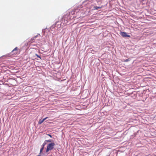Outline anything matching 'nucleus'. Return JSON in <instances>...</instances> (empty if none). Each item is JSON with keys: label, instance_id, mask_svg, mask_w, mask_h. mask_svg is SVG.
Instances as JSON below:
<instances>
[{"label": "nucleus", "instance_id": "nucleus-1", "mask_svg": "<svg viewBox=\"0 0 156 156\" xmlns=\"http://www.w3.org/2000/svg\"><path fill=\"white\" fill-rule=\"evenodd\" d=\"M55 145V143H52L49 144L47 146L46 152H48L49 151L52 150L54 148V146Z\"/></svg>", "mask_w": 156, "mask_h": 156}, {"label": "nucleus", "instance_id": "nucleus-2", "mask_svg": "<svg viewBox=\"0 0 156 156\" xmlns=\"http://www.w3.org/2000/svg\"><path fill=\"white\" fill-rule=\"evenodd\" d=\"M120 35L123 37H130V35L128 34L126 32H121Z\"/></svg>", "mask_w": 156, "mask_h": 156}, {"label": "nucleus", "instance_id": "nucleus-3", "mask_svg": "<svg viewBox=\"0 0 156 156\" xmlns=\"http://www.w3.org/2000/svg\"><path fill=\"white\" fill-rule=\"evenodd\" d=\"M41 37V35L39 34H37L36 35H34V38H40Z\"/></svg>", "mask_w": 156, "mask_h": 156}, {"label": "nucleus", "instance_id": "nucleus-4", "mask_svg": "<svg viewBox=\"0 0 156 156\" xmlns=\"http://www.w3.org/2000/svg\"><path fill=\"white\" fill-rule=\"evenodd\" d=\"M18 50L17 47H16L12 51V52H13L14 51H16V52H15V54H16L17 53V50Z\"/></svg>", "mask_w": 156, "mask_h": 156}, {"label": "nucleus", "instance_id": "nucleus-5", "mask_svg": "<svg viewBox=\"0 0 156 156\" xmlns=\"http://www.w3.org/2000/svg\"><path fill=\"white\" fill-rule=\"evenodd\" d=\"M44 121V120H43V119H41L39 120L38 122V124H41V123H42Z\"/></svg>", "mask_w": 156, "mask_h": 156}, {"label": "nucleus", "instance_id": "nucleus-6", "mask_svg": "<svg viewBox=\"0 0 156 156\" xmlns=\"http://www.w3.org/2000/svg\"><path fill=\"white\" fill-rule=\"evenodd\" d=\"M48 31V29H45L43 30V32L45 35V32H47Z\"/></svg>", "mask_w": 156, "mask_h": 156}, {"label": "nucleus", "instance_id": "nucleus-7", "mask_svg": "<svg viewBox=\"0 0 156 156\" xmlns=\"http://www.w3.org/2000/svg\"><path fill=\"white\" fill-rule=\"evenodd\" d=\"M102 7H103L102 6L101 7H98L97 6H96V7H95V9H96V10H98L99 9H101V8H102Z\"/></svg>", "mask_w": 156, "mask_h": 156}, {"label": "nucleus", "instance_id": "nucleus-8", "mask_svg": "<svg viewBox=\"0 0 156 156\" xmlns=\"http://www.w3.org/2000/svg\"><path fill=\"white\" fill-rule=\"evenodd\" d=\"M46 142L45 141L44 142V143L42 145V147H43L44 148V146L46 145Z\"/></svg>", "mask_w": 156, "mask_h": 156}, {"label": "nucleus", "instance_id": "nucleus-9", "mask_svg": "<svg viewBox=\"0 0 156 156\" xmlns=\"http://www.w3.org/2000/svg\"><path fill=\"white\" fill-rule=\"evenodd\" d=\"M44 149V148L43 147H42V148L40 150V154L42 153Z\"/></svg>", "mask_w": 156, "mask_h": 156}, {"label": "nucleus", "instance_id": "nucleus-10", "mask_svg": "<svg viewBox=\"0 0 156 156\" xmlns=\"http://www.w3.org/2000/svg\"><path fill=\"white\" fill-rule=\"evenodd\" d=\"M46 142H51V140H45Z\"/></svg>", "mask_w": 156, "mask_h": 156}, {"label": "nucleus", "instance_id": "nucleus-11", "mask_svg": "<svg viewBox=\"0 0 156 156\" xmlns=\"http://www.w3.org/2000/svg\"><path fill=\"white\" fill-rule=\"evenodd\" d=\"M35 55L37 56V57L41 59L39 55H38L37 54H36Z\"/></svg>", "mask_w": 156, "mask_h": 156}, {"label": "nucleus", "instance_id": "nucleus-12", "mask_svg": "<svg viewBox=\"0 0 156 156\" xmlns=\"http://www.w3.org/2000/svg\"><path fill=\"white\" fill-rule=\"evenodd\" d=\"M48 136H50L51 138L52 137V136H51V135L50 134H47Z\"/></svg>", "mask_w": 156, "mask_h": 156}, {"label": "nucleus", "instance_id": "nucleus-13", "mask_svg": "<svg viewBox=\"0 0 156 156\" xmlns=\"http://www.w3.org/2000/svg\"><path fill=\"white\" fill-rule=\"evenodd\" d=\"M48 118V117H46L44 119H43V120H44V121L45 120H46V119H47V118Z\"/></svg>", "mask_w": 156, "mask_h": 156}]
</instances>
